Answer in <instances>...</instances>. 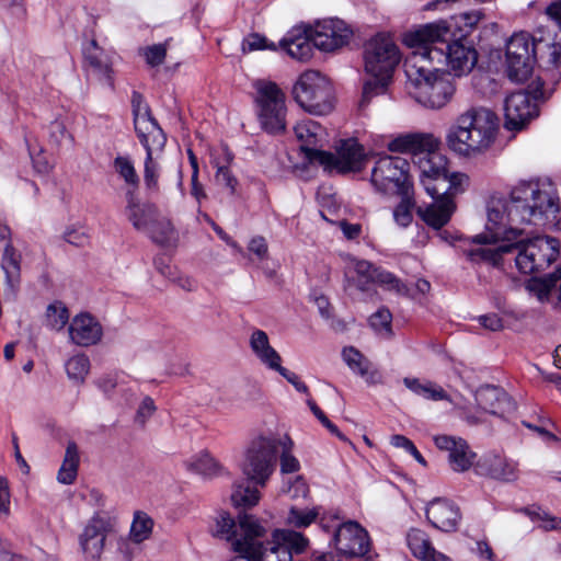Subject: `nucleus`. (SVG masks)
I'll use <instances>...</instances> for the list:
<instances>
[{"instance_id":"54","label":"nucleus","mask_w":561,"mask_h":561,"mask_svg":"<svg viewBox=\"0 0 561 561\" xmlns=\"http://www.w3.org/2000/svg\"><path fill=\"white\" fill-rule=\"evenodd\" d=\"M391 320L390 311L381 308L370 316L369 324L376 332L389 335L391 333Z\"/></svg>"},{"instance_id":"11","label":"nucleus","mask_w":561,"mask_h":561,"mask_svg":"<svg viewBox=\"0 0 561 561\" xmlns=\"http://www.w3.org/2000/svg\"><path fill=\"white\" fill-rule=\"evenodd\" d=\"M308 161L320 164L329 172H358L365 167L366 153L364 147L356 139L350 138L340 141L336 153L308 150Z\"/></svg>"},{"instance_id":"2","label":"nucleus","mask_w":561,"mask_h":561,"mask_svg":"<svg viewBox=\"0 0 561 561\" xmlns=\"http://www.w3.org/2000/svg\"><path fill=\"white\" fill-rule=\"evenodd\" d=\"M243 537L234 542V551L248 553L254 561H293V556L302 553L309 540L293 529H274L271 538L263 541L265 528L255 517L241 520Z\"/></svg>"},{"instance_id":"51","label":"nucleus","mask_w":561,"mask_h":561,"mask_svg":"<svg viewBox=\"0 0 561 561\" xmlns=\"http://www.w3.org/2000/svg\"><path fill=\"white\" fill-rule=\"evenodd\" d=\"M483 19L484 12L481 9L461 12L453 18L455 25H463L462 32L465 35L470 34Z\"/></svg>"},{"instance_id":"4","label":"nucleus","mask_w":561,"mask_h":561,"mask_svg":"<svg viewBox=\"0 0 561 561\" xmlns=\"http://www.w3.org/2000/svg\"><path fill=\"white\" fill-rule=\"evenodd\" d=\"M499 127L496 114L486 107H470L459 114L446 133V145L462 157H476L494 142Z\"/></svg>"},{"instance_id":"5","label":"nucleus","mask_w":561,"mask_h":561,"mask_svg":"<svg viewBox=\"0 0 561 561\" xmlns=\"http://www.w3.org/2000/svg\"><path fill=\"white\" fill-rule=\"evenodd\" d=\"M280 439L257 437L249 446L242 463L247 483H236L231 493L234 506L251 507L257 504L260 492L256 485L264 486L275 469Z\"/></svg>"},{"instance_id":"41","label":"nucleus","mask_w":561,"mask_h":561,"mask_svg":"<svg viewBox=\"0 0 561 561\" xmlns=\"http://www.w3.org/2000/svg\"><path fill=\"white\" fill-rule=\"evenodd\" d=\"M65 369L69 380L81 385L90 371V359L84 354L75 355L65 363Z\"/></svg>"},{"instance_id":"59","label":"nucleus","mask_w":561,"mask_h":561,"mask_svg":"<svg viewBox=\"0 0 561 561\" xmlns=\"http://www.w3.org/2000/svg\"><path fill=\"white\" fill-rule=\"evenodd\" d=\"M215 179H216L217 184L227 187L229 190L230 194L236 193L238 180L233 176V174L231 173L229 168L224 167V165L218 167L216 174H215Z\"/></svg>"},{"instance_id":"45","label":"nucleus","mask_w":561,"mask_h":561,"mask_svg":"<svg viewBox=\"0 0 561 561\" xmlns=\"http://www.w3.org/2000/svg\"><path fill=\"white\" fill-rule=\"evenodd\" d=\"M401 196V202L393 209V219L396 224L400 227H408L412 222V209L414 207V202L412 199V190L408 194H399Z\"/></svg>"},{"instance_id":"18","label":"nucleus","mask_w":561,"mask_h":561,"mask_svg":"<svg viewBox=\"0 0 561 561\" xmlns=\"http://www.w3.org/2000/svg\"><path fill=\"white\" fill-rule=\"evenodd\" d=\"M311 31L313 45L325 53L346 46L353 37L352 28L340 19L319 21Z\"/></svg>"},{"instance_id":"52","label":"nucleus","mask_w":561,"mask_h":561,"mask_svg":"<svg viewBox=\"0 0 561 561\" xmlns=\"http://www.w3.org/2000/svg\"><path fill=\"white\" fill-rule=\"evenodd\" d=\"M291 440L286 438V440L282 442L279 446L283 447L280 454V471L282 473H294L300 469V463L298 459L291 455Z\"/></svg>"},{"instance_id":"13","label":"nucleus","mask_w":561,"mask_h":561,"mask_svg":"<svg viewBox=\"0 0 561 561\" xmlns=\"http://www.w3.org/2000/svg\"><path fill=\"white\" fill-rule=\"evenodd\" d=\"M511 198H492L488 206L486 231L472 238L477 244L496 243L497 241H513L520 237L522 231L508 225H518L513 222L510 215Z\"/></svg>"},{"instance_id":"19","label":"nucleus","mask_w":561,"mask_h":561,"mask_svg":"<svg viewBox=\"0 0 561 561\" xmlns=\"http://www.w3.org/2000/svg\"><path fill=\"white\" fill-rule=\"evenodd\" d=\"M336 551L346 558L364 557L370 549V538L365 528L356 522H346L334 531Z\"/></svg>"},{"instance_id":"60","label":"nucleus","mask_w":561,"mask_h":561,"mask_svg":"<svg viewBox=\"0 0 561 561\" xmlns=\"http://www.w3.org/2000/svg\"><path fill=\"white\" fill-rule=\"evenodd\" d=\"M66 139L72 141V136L67 131L62 122L55 121L50 124V140L56 146H60Z\"/></svg>"},{"instance_id":"48","label":"nucleus","mask_w":561,"mask_h":561,"mask_svg":"<svg viewBox=\"0 0 561 561\" xmlns=\"http://www.w3.org/2000/svg\"><path fill=\"white\" fill-rule=\"evenodd\" d=\"M390 78H383L382 76L373 77V79L365 82L363 87L362 100L359 106H366L369 101L386 92Z\"/></svg>"},{"instance_id":"57","label":"nucleus","mask_w":561,"mask_h":561,"mask_svg":"<svg viewBox=\"0 0 561 561\" xmlns=\"http://www.w3.org/2000/svg\"><path fill=\"white\" fill-rule=\"evenodd\" d=\"M310 410L312 411L313 415L321 422V424L332 434L335 435L337 438H340L343 442H346L347 438L343 433L340 432L337 426L333 424L327 415L323 413V411L316 404V402L311 399L307 401Z\"/></svg>"},{"instance_id":"20","label":"nucleus","mask_w":561,"mask_h":561,"mask_svg":"<svg viewBox=\"0 0 561 561\" xmlns=\"http://www.w3.org/2000/svg\"><path fill=\"white\" fill-rule=\"evenodd\" d=\"M434 443L438 449L448 453L449 465L454 471L463 472L472 466L476 454L461 437L437 435L434 437Z\"/></svg>"},{"instance_id":"39","label":"nucleus","mask_w":561,"mask_h":561,"mask_svg":"<svg viewBox=\"0 0 561 561\" xmlns=\"http://www.w3.org/2000/svg\"><path fill=\"white\" fill-rule=\"evenodd\" d=\"M186 469L194 473L201 474L206 478L217 476L221 467L215 458H213L207 451H203L198 455L191 457L185 462Z\"/></svg>"},{"instance_id":"56","label":"nucleus","mask_w":561,"mask_h":561,"mask_svg":"<svg viewBox=\"0 0 561 561\" xmlns=\"http://www.w3.org/2000/svg\"><path fill=\"white\" fill-rule=\"evenodd\" d=\"M243 51H253L260 49L276 50L277 47L274 43H270L265 36L257 33L250 34L242 43Z\"/></svg>"},{"instance_id":"61","label":"nucleus","mask_w":561,"mask_h":561,"mask_svg":"<svg viewBox=\"0 0 561 561\" xmlns=\"http://www.w3.org/2000/svg\"><path fill=\"white\" fill-rule=\"evenodd\" d=\"M64 239L76 247H84L89 242L88 233L81 228H67Z\"/></svg>"},{"instance_id":"37","label":"nucleus","mask_w":561,"mask_h":561,"mask_svg":"<svg viewBox=\"0 0 561 561\" xmlns=\"http://www.w3.org/2000/svg\"><path fill=\"white\" fill-rule=\"evenodd\" d=\"M79 451L75 442L67 444L64 461L57 474V480L62 484H71L77 478L79 467Z\"/></svg>"},{"instance_id":"64","label":"nucleus","mask_w":561,"mask_h":561,"mask_svg":"<svg viewBox=\"0 0 561 561\" xmlns=\"http://www.w3.org/2000/svg\"><path fill=\"white\" fill-rule=\"evenodd\" d=\"M154 410L156 407L153 400L146 397L138 408L137 420L144 424L146 420L153 414Z\"/></svg>"},{"instance_id":"9","label":"nucleus","mask_w":561,"mask_h":561,"mask_svg":"<svg viewBox=\"0 0 561 561\" xmlns=\"http://www.w3.org/2000/svg\"><path fill=\"white\" fill-rule=\"evenodd\" d=\"M542 41H536L527 32L514 33L506 43L505 72L511 81H526L534 69Z\"/></svg>"},{"instance_id":"17","label":"nucleus","mask_w":561,"mask_h":561,"mask_svg":"<svg viewBox=\"0 0 561 561\" xmlns=\"http://www.w3.org/2000/svg\"><path fill=\"white\" fill-rule=\"evenodd\" d=\"M543 98L539 85L528 91L513 92L505 99V127L510 130L522 129L530 119L538 116L537 101Z\"/></svg>"},{"instance_id":"49","label":"nucleus","mask_w":561,"mask_h":561,"mask_svg":"<svg viewBox=\"0 0 561 561\" xmlns=\"http://www.w3.org/2000/svg\"><path fill=\"white\" fill-rule=\"evenodd\" d=\"M375 283L385 287L388 290H393L402 296H410V290L404 283L401 282L396 275L378 267L375 274Z\"/></svg>"},{"instance_id":"10","label":"nucleus","mask_w":561,"mask_h":561,"mask_svg":"<svg viewBox=\"0 0 561 561\" xmlns=\"http://www.w3.org/2000/svg\"><path fill=\"white\" fill-rule=\"evenodd\" d=\"M255 88L257 117L262 129L268 134L283 133L286 128L284 92L271 81H257Z\"/></svg>"},{"instance_id":"38","label":"nucleus","mask_w":561,"mask_h":561,"mask_svg":"<svg viewBox=\"0 0 561 561\" xmlns=\"http://www.w3.org/2000/svg\"><path fill=\"white\" fill-rule=\"evenodd\" d=\"M403 383L416 396L427 400L442 401L449 400L448 393L437 383L432 381H421L417 378H404Z\"/></svg>"},{"instance_id":"15","label":"nucleus","mask_w":561,"mask_h":561,"mask_svg":"<svg viewBox=\"0 0 561 561\" xmlns=\"http://www.w3.org/2000/svg\"><path fill=\"white\" fill-rule=\"evenodd\" d=\"M131 111L135 131L146 152L161 151L165 146L167 136L152 116L148 103L137 91L131 95Z\"/></svg>"},{"instance_id":"31","label":"nucleus","mask_w":561,"mask_h":561,"mask_svg":"<svg viewBox=\"0 0 561 561\" xmlns=\"http://www.w3.org/2000/svg\"><path fill=\"white\" fill-rule=\"evenodd\" d=\"M127 206L126 216L134 228L145 231L156 220L158 213L154 206L149 204H139L133 191L126 193Z\"/></svg>"},{"instance_id":"44","label":"nucleus","mask_w":561,"mask_h":561,"mask_svg":"<svg viewBox=\"0 0 561 561\" xmlns=\"http://www.w3.org/2000/svg\"><path fill=\"white\" fill-rule=\"evenodd\" d=\"M150 238L160 244L168 243L174 236V230L171 221L167 218H159L150 225L148 230H145Z\"/></svg>"},{"instance_id":"22","label":"nucleus","mask_w":561,"mask_h":561,"mask_svg":"<svg viewBox=\"0 0 561 561\" xmlns=\"http://www.w3.org/2000/svg\"><path fill=\"white\" fill-rule=\"evenodd\" d=\"M391 152L399 153H434L438 148V140L432 134L408 133L397 136L387 144Z\"/></svg>"},{"instance_id":"62","label":"nucleus","mask_w":561,"mask_h":561,"mask_svg":"<svg viewBox=\"0 0 561 561\" xmlns=\"http://www.w3.org/2000/svg\"><path fill=\"white\" fill-rule=\"evenodd\" d=\"M10 515V490L8 480L0 476V518Z\"/></svg>"},{"instance_id":"23","label":"nucleus","mask_w":561,"mask_h":561,"mask_svg":"<svg viewBox=\"0 0 561 561\" xmlns=\"http://www.w3.org/2000/svg\"><path fill=\"white\" fill-rule=\"evenodd\" d=\"M83 65L87 71L98 80L113 87L114 71L110 56L100 47L95 39H91L83 47Z\"/></svg>"},{"instance_id":"42","label":"nucleus","mask_w":561,"mask_h":561,"mask_svg":"<svg viewBox=\"0 0 561 561\" xmlns=\"http://www.w3.org/2000/svg\"><path fill=\"white\" fill-rule=\"evenodd\" d=\"M319 508H299L291 506L286 516V524L293 528H306L314 523L319 516Z\"/></svg>"},{"instance_id":"30","label":"nucleus","mask_w":561,"mask_h":561,"mask_svg":"<svg viewBox=\"0 0 561 561\" xmlns=\"http://www.w3.org/2000/svg\"><path fill=\"white\" fill-rule=\"evenodd\" d=\"M250 347L257 359L268 369L280 368L282 357L277 351L270 344L266 332L256 329L250 336Z\"/></svg>"},{"instance_id":"26","label":"nucleus","mask_w":561,"mask_h":561,"mask_svg":"<svg viewBox=\"0 0 561 561\" xmlns=\"http://www.w3.org/2000/svg\"><path fill=\"white\" fill-rule=\"evenodd\" d=\"M102 335L101 324L89 313L76 316L69 325L70 340L79 346L94 345Z\"/></svg>"},{"instance_id":"3","label":"nucleus","mask_w":561,"mask_h":561,"mask_svg":"<svg viewBox=\"0 0 561 561\" xmlns=\"http://www.w3.org/2000/svg\"><path fill=\"white\" fill-rule=\"evenodd\" d=\"M513 222L543 226L560 211V198L553 184L540 179L520 180L510 191Z\"/></svg>"},{"instance_id":"7","label":"nucleus","mask_w":561,"mask_h":561,"mask_svg":"<svg viewBox=\"0 0 561 561\" xmlns=\"http://www.w3.org/2000/svg\"><path fill=\"white\" fill-rule=\"evenodd\" d=\"M295 101L306 112L325 115L333 108V89L322 73L317 70L302 72L293 88Z\"/></svg>"},{"instance_id":"32","label":"nucleus","mask_w":561,"mask_h":561,"mask_svg":"<svg viewBox=\"0 0 561 561\" xmlns=\"http://www.w3.org/2000/svg\"><path fill=\"white\" fill-rule=\"evenodd\" d=\"M21 261L22 256L13 244H8L2 249L1 268L4 273L5 285L12 293H15L21 284Z\"/></svg>"},{"instance_id":"16","label":"nucleus","mask_w":561,"mask_h":561,"mask_svg":"<svg viewBox=\"0 0 561 561\" xmlns=\"http://www.w3.org/2000/svg\"><path fill=\"white\" fill-rule=\"evenodd\" d=\"M420 181L432 198L448 197L454 201V196L465 191L469 178L465 173H449L445 168L435 167L428 160L422 167Z\"/></svg>"},{"instance_id":"36","label":"nucleus","mask_w":561,"mask_h":561,"mask_svg":"<svg viewBox=\"0 0 561 561\" xmlns=\"http://www.w3.org/2000/svg\"><path fill=\"white\" fill-rule=\"evenodd\" d=\"M243 517H253L252 515L242 514L238 517V524L227 513L219 515L216 523L215 536L225 538L231 542V548L234 551V542L243 537V529L241 527V520Z\"/></svg>"},{"instance_id":"28","label":"nucleus","mask_w":561,"mask_h":561,"mask_svg":"<svg viewBox=\"0 0 561 561\" xmlns=\"http://www.w3.org/2000/svg\"><path fill=\"white\" fill-rule=\"evenodd\" d=\"M407 542L412 554L421 561H451L433 547L427 534L421 529H411L407 535Z\"/></svg>"},{"instance_id":"24","label":"nucleus","mask_w":561,"mask_h":561,"mask_svg":"<svg viewBox=\"0 0 561 561\" xmlns=\"http://www.w3.org/2000/svg\"><path fill=\"white\" fill-rule=\"evenodd\" d=\"M426 517L435 528L443 531L456 530L461 518L459 508L442 499H436L427 505Z\"/></svg>"},{"instance_id":"29","label":"nucleus","mask_w":561,"mask_h":561,"mask_svg":"<svg viewBox=\"0 0 561 561\" xmlns=\"http://www.w3.org/2000/svg\"><path fill=\"white\" fill-rule=\"evenodd\" d=\"M434 203L425 209H419L417 214L432 228L439 230L448 224L456 209V204L448 197L433 198Z\"/></svg>"},{"instance_id":"25","label":"nucleus","mask_w":561,"mask_h":561,"mask_svg":"<svg viewBox=\"0 0 561 561\" xmlns=\"http://www.w3.org/2000/svg\"><path fill=\"white\" fill-rule=\"evenodd\" d=\"M478 405L485 412L503 417L514 410L511 397L495 386H483L476 392Z\"/></svg>"},{"instance_id":"8","label":"nucleus","mask_w":561,"mask_h":561,"mask_svg":"<svg viewBox=\"0 0 561 561\" xmlns=\"http://www.w3.org/2000/svg\"><path fill=\"white\" fill-rule=\"evenodd\" d=\"M512 251L516 250L515 264L523 274L547 270L559 256L560 242L551 237L537 236L527 240H513Z\"/></svg>"},{"instance_id":"12","label":"nucleus","mask_w":561,"mask_h":561,"mask_svg":"<svg viewBox=\"0 0 561 561\" xmlns=\"http://www.w3.org/2000/svg\"><path fill=\"white\" fill-rule=\"evenodd\" d=\"M409 162L400 157H380L371 170L370 182L385 194H408L412 190Z\"/></svg>"},{"instance_id":"63","label":"nucleus","mask_w":561,"mask_h":561,"mask_svg":"<svg viewBox=\"0 0 561 561\" xmlns=\"http://www.w3.org/2000/svg\"><path fill=\"white\" fill-rule=\"evenodd\" d=\"M274 371H277L279 375H282L288 382H290L295 387L297 391L304 393L308 392L307 385L304 381H301L295 373L286 369L282 365L280 368H276Z\"/></svg>"},{"instance_id":"21","label":"nucleus","mask_w":561,"mask_h":561,"mask_svg":"<svg viewBox=\"0 0 561 561\" xmlns=\"http://www.w3.org/2000/svg\"><path fill=\"white\" fill-rule=\"evenodd\" d=\"M279 47L293 59L307 61L312 57L313 48L311 26L293 27L279 42Z\"/></svg>"},{"instance_id":"53","label":"nucleus","mask_w":561,"mask_h":561,"mask_svg":"<svg viewBox=\"0 0 561 561\" xmlns=\"http://www.w3.org/2000/svg\"><path fill=\"white\" fill-rule=\"evenodd\" d=\"M154 152H146L144 181L149 190H158L159 164L153 158Z\"/></svg>"},{"instance_id":"1","label":"nucleus","mask_w":561,"mask_h":561,"mask_svg":"<svg viewBox=\"0 0 561 561\" xmlns=\"http://www.w3.org/2000/svg\"><path fill=\"white\" fill-rule=\"evenodd\" d=\"M446 35L443 25H422L403 35V43L412 51L404 60L409 92L422 106L440 110L453 99L456 87L450 73L438 67L425 56L421 43L425 38L442 39Z\"/></svg>"},{"instance_id":"43","label":"nucleus","mask_w":561,"mask_h":561,"mask_svg":"<svg viewBox=\"0 0 561 561\" xmlns=\"http://www.w3.org/2000/svg\"><path fill=\"white\" fill-rule=\"evenodd\" d=\"M153 520L144 512H136L130 527V538L139 543L151 535Z\"/></svg>"},{"instance_id":"50","label":"nucleus","mask_w":561,"mask_h":561,"mask_svg":"<svg viewBox=\"0 0 561 561\" xmlns=\"http://www.w3.org/2000/svg\"><path fill=\"white\" fill-rule=\"evenodd\" d=\"M69 312L68 309L60 302L50 304L46 310L47 325L56 331L64 329L68 323Z\"/></svg>"},{"instance_id":"35","label":"nucleus","mask_w":561,"mask_h":561,"mask_svg":"<svg viewBox=\"0 0 561 561\" xmlns=\"http://www.w3.org/2000/svg\"><path fill=\"white\" fill-rule=\"evenodd\" d=\"M294 129L297 139L301 141V151L308 160V150H318L314 146L322 138L323 129L319 123L312 119L298 123Z\"/></svg>"},{"instance_id":"46","label":"nucleus","mask_w":561,"mask_h":561,"mask_svg":"<svg viewBox=\"0 0 561 561\" xmlns=\"http://www.w3.org/2000/svg\"><path fill=\"white\" fill-rule=\"evenodd\" d=\"M353 267L358 277V288L367 290L368 285L375 283V274H377L378 267L365 260H353Z\"/></svg>"},{"instance_id":"58","label":"nucleus","mask_w":561,"mask_h":561,"mask_svg":"<svg viewBox=\"0 0 561 561\" xmlns=\"http://www.w3.org/2000/svg\"><path fill=\"white\" fill-rule=\"evenodd\" d=\"M144 56L148 65L157 67L164 61L167 48L163 44L152 45L144 49Z\"/></svg>"},{"instance_id":"6","label":"nucleus","mask_w":561,"mask_h":561,"mask_svg":"<svg viewBox=\"0 0 561 561\" xmlns=\"http://www.w3.org/2000/svg\"><path fill=\"white\" fill-rule=\"evenodd\" d=\"M426 25H443L446 35L442 39L425 38L421 47L425 50V56L438 67L446 65L449 73L461 77L469 73L478 61V53L473 45L466 38H459L451 43L453 35L450 26L446 21L427 23Z\"/></svg>"},{"instance_id":"27","label":"nucleus","mask_w":561,"mask_h":561,"mask_svg":"<svg viewBox=\"0 0 561 561\" xmlns=\"http://www.w3.org/2000/svg\"><path fill=\"white\" fill-rule=\"evenodd\" d=\"M106 537L105 522L100 517H93L85 526L80 543L88 558L96 559L101 556Z\"/></svg>"},{"instance_id":"40","label":"nucleus","mask_w":561,"mask_h":561,"mask_svg":"<svg viewBox=\"0 0 561 561\" xmlns=\"http://www.w3.org/2000/svg\"><path fill=\"white\" fill-rule=\"evenodd\" d=\"M512 251L510 244H501L495 249L490 248H477L465 250L463 254L472 263L488 262L493 265H497L504 253Z\"/></svg>"},{"instance_id":"14","label":"nucleus","mask_w":561,"mask_h":561,"mask_svg":"<svg viewBox=\"0 0 561 561\" xmlns=\"http://www.w3.org/2000/svg\"><path fill=\"white\" fill-rule=\"evenodd\" d=\"M364 67L371 77L391 78L400 62V51L389 35L377 34L364 45Z\"/></svg>"},{"instance_id":"33","label":"nucleus","mask_w":561,"mask_h":561,"mask_svg":"<svg viewBox=\"0 0 561 561\" xmlns=\"http://www.w3.org/2000/svg\"><path fill=\"white\" fill-rule=\"evenodd\" d=\"M342 357L348 368L365 378L367 382L377 383L380 380V374L377 370H370V362L355 347H344Z\"/></svg>"},{"instance_id":"47","label":"nucleus","mask_w":561,"mask_h":561,"mask_svg":"<svg viewBox=\"0 0 561 561\" xmlns=\"http://www.w3.org/2000/svg\"><path fill=\"white\" fill-rule=\"evenodd\" d=\"M113 165L126 184L133 187L138 186L139 176L137 175L135 167L128 157L117 156L114 159Z\"/></svg>"},{"instance_id":"34","label":"nucleus","mask_w":561,"mask_h":561,"mask_svg":"<svg viewBox=\"0 0 561 561\" xmlns=\"http://www.w3.org/2000/svg\"><path fill=\"white\" fill-rule=\"evenodd\" d=\"M484 466L486 473L495 480L511 482L517 479V465L503 456H488Z\"/></svg>"},{"instance_id":"55","label":"nucleus","mask_w":561,"mask_h":561,"mask_svg":"<svg viewBox=\"0 0 561 561\" xmlns=\"http://www.w3.org/2000/svg\"><path fill=\"white\" fill-rule=\"evenodd\" d=\"M539 58L549 67L559 68L561 58V44H548L542 41L541 50L538 51Z\"/></svg>"}]
</instances>
